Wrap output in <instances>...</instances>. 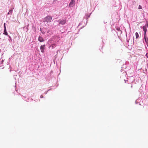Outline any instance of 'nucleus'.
<instances>
[{"label": "nucleus", "instance_id": "8", "mask_svg": "<svg viewBox=\"0 0 148 148\" xmlns=\"http://www.w3.org/2000/svg\"><path fill=\"white\" fill-rule=\"evenodd\" d=\"M136 38V39H137L139 37V35L138 32H136L135 33Z\"/></svg>", "mask_w": 148, "mask_h": 148}, {"label": "nucleus", "instance_id": "30", "mask_svg": "<svg viewBox=\"0 0 148 148\" xmlns=\"http://www.w3.org/2000/svg\"><path fill=\"white\" fill-rule=\"evenodd\" d=\"M84 27V26H83V27H82L81 28V29H82V28L83 27Z\"/></svg>", "mask_w": 148, "mask_h": 148}, {"label": "nucleus", "instance_id": "5", "mask_svg": "<svg viewBox=\"0 0 148 148\" xmlns=\"http://www.w3.org/2000/svg\"><path fill=\"white\" fill-rule=\"evenodd\" d=\"M38 40L40 42H42L44 41V40L42 37L40 36L38 37Z\"/></svg>", "mask_w": 148, "mask_h": 148}, {"label": "nucleus", "instance_id": "28", "mask_svg": "<svg viewBox=\"0 0 148 148\" xmlns=\"http://www.w3.org/2000/svg\"><path fill=\"white\" fill-rule=\"evenodd\" d=\"M50 90V89H49L47 91H48V92Z\"/></svg>", "mask_w": 148, "mask_h": 148}, {"label": "nucleus", "instance_id": "24", "mask_svg": "<svg viewBox=\"0 0 148 148\" xmlns=\"http://www.w3.org/2000/svg\"><path fill=\"white\" fill-rule=\"evenodd\" d=\"M81 25V23H79V26L80 25Z\"/></svg>", "mask_w": 148, "mask_h": 148}, {"label": "nucleus", "instance_id": "14", "mask_svg": "<svg viewBox=\"0 0 148 148\" xmlns=\"http://www.w3.org/2000/svg\"><path fill=\"white\" fill-rule=\"evenodd\" d=\"M40 31H41V33H42V34H45V32H44V31H42L41 30V28H40Z\"/></svg>", "mask_w": 148, "mask_h": 148}, {"label": "nucleus", "instance_id": "17", "mask_svg": "<svg viewBox=\"0 0 148 148\" xmlns=\"http://www.w3.org/2000/svg\"><path fill=\"white\" fill-rule=\"evenodd\" d=\"M123 68L125 67V69H126V64H124L123 66Z\"/></svg>", "mask_w": 148, "mask_h": 148}, {"label": "nucleus", "instance_id": "9", "mask_svg": "<svg viewBox=\"0 0 148 148\" xmlns=\"http://www.w3.org/2000/svg\"><path fill=\"white\" fill-rule=\"evenodd\" d=\"M143 31L144 32H147V28L145 27H143Z\"/></svg>", "mask_w": 148, "mask_h": 148}, {"label": "nucleus", "instance_id": "13", "mask_svg": "<svg viewBox=\"0 0 148 148\" xmlns=\"http://www.w3.org/2000/svg\"><path fill=\"white\" fill-rule=\"evenodd\" d=\"M138 8L139 9H142V8L141 5H139Z\"/></svg>", "mask_w": 148, "mask_h": 148}, {"label": "nucleus", "instance_id": "25", "mask_svg": "<svg viewBox=\"0 0 148 148\" xmlns=\"http://www.w3.org/2000/svg\"><path fill=\"white\" fill-rule=\"evenodd\" d=\"M50 32V31L49 30L48 31H47V33H49Z\"/></svg>", "mask_w": 148, "mask_h": 148}, {"label": "nucleus", "instance_id": "1", "mask_svg": "<svg viewBox=\"0 0 148 148\" xmlns=\"http://www.w3.org/2000/svg\"><path fill=\"white\" fill-rule=\"evenodd\" d=\"M52 19V18L51 16H48L44 18L43 21L47 23L50 22Z\"/></svg>", "mask_w": 148, "mask_h": 148}, {"label": "nucleus", "instance_id": "32", "mask_svg": "<svg viewBox=\"0 0 148 148\" xmlns=\"http://www.w3.org/2000/svg\"><path fill=\"white\" fill-rule=\"evenodd\" d=\"M40 101V100L39 99V101Z\"/></svg>", "mask_w": 148, "mask_h": 148}, {"label": "nucleus", "instance_id": "2", "mask_svg": "<svg viewBox=\"0 0 148 148\" xmlns=\"http://www.w3.org/2000/svg\"><path fill=\"white\" fill-rule=\"evenodd\" d=\"M75 0H71L69 5V8L73 7L75 5Z\"/></svg>", "mask_w": 148, "mask_h": 148}, {"label": "nucleus", "instance_id": "16", "mask_svg": "<svg viewBox=\"0 0 148 148\" xmlns=\"http://www.w3.org/2000/svg\"><path fill=\"white\" fill-rule=\"evenodd\" d=\"M5 25H6L5 23H4V28H6Z\"/></svg>", "mask_w": 148, "mask_h": 148}, {"label": "nucleus", "instance_id": "18", "mask_svg": "<svg viewBox=\"0 0 148 148\" xmlns=\"http://www.w3.org/2000/svg\"><path fill=\"white\" fill-rule=\"evenodd\" d=\"M24 100H25L26 101H27V102H29V98H27V99H24Z\"/></svg>", "mask_w": 148, "mask_h": 148}, {"label": "nucleus", "instance_id": "7", "mask_svg": "<svg viewBox=\"0 0 148 148\" xmlns=\"http://www.w3.org/2000/svg\"><path fill=\"white\" fill-rule=\"evenodd\" d=\"M91 14V13H90L89 15H86L85 16V17L84 18H85L86 19H88L90 17Z\"/></svg>", "mask_w": 148, "mask_h": 148}, {"label": "nucleus", "instance_id": "4", "mask_svg": "<svg viewBox=\"0 0 148 148\" xmlns=\"http://www.w3.org/2000/svg\"><path fill=\"white\" fill-rule=\"evenodd\" d=\"M45 45H42L40 47V49L41 52L43 53L44 52V50L45 47Z\"/></svg>", "mask_w": 148, "mask_h": 148}, {"label": "nucleus", "instance_id": "21", "mask_svg": "<svg viewBox=\"0 0 148 148\" xmlns=\"http://www.w3.org/2000/svg\"><path fill=\"white\" fill-rule=\"evenodd\" d=\"M47 92H48V91H47L45 92L44 93L45 94H46L47 93Z\"/></svg>", "mask_w": 148, "mask_h": 148}, {"label": "nucleus", "instance_id": "22", "mask_svg": "<svg viewBox=\"0 0 148 148\" xmlns=\"http://www.w3.org/2000/svg\"><path fill=\"white\" fill-rule=\"evenodd\" d=\"M10 14V12H9L7 14H8V15H9V14Z\"/></svg>", "mask_w": 148, "mask_h": 148}, {"label": "nucleus", "instance_id": "12", "mask_svg": "<svg viewBox=\"0 0 148 148\" xmlns=\"http://www.w3.org/2000/svg\"><path fill=\"white\" fill-rule=\"evenodd\" d=\"M8 37L10 38L9 39V41L10 42H11L12 41V38H11V37H10V36H8Z\"/></svg>", "mask_w": 148, "mask_h": 148}, {"label": "nucleus", "instance_id": "11", "mask_svg": "<svg viewBox=\"0 0 148 148\" xmlns=\"http://www.w3.org/2000/svg\"><path fill=\"white\" fill-rule=\"evenodd\" d=\"M13 9H12L11 10H9V12L10 13V14L11 15L12 14V11L13 10Z\"/></svg>", "mask_w": 148, "mask_h": 148}, {"label": "nucleus", "instance_id": "29", "mask_svg": "<svg viewBox=\"0 0 148 148\" xmlns=\"http://www.w3.org/2000/svg\"><path fill=\"white\" fill-rule=\"evenodd\" d=\"M87 21H86V25L87 24Z\"/></svg>", "mask_w": 148, "mask_h": 148}, {"label": "nucleus", "instance_id": "27", "mask_svg": "<svg viewBox=\"0 0 148 148\" xmlns=\"http://www.w3.org/2000/svg\"><path fill=\"white\" fill-rule=\"evenodd\" d=\"M33 100V99H30V101H32V100Z\"/></svg>", "mask_w": 148, "mask_h": 148}, {"label": "nucleus", "instance_id": "31", "mask_svg": "<svg viewBox=\"0 0 148 148\" xmlns=\"http://www.w3.org/2000/svg\"><path fill=\"white\" fill-rule=\"evenodd\" d=\"M34 101H36V100H34Z\"/></svg>", "mask_w": 148, "mask_h": 148}, {"label": "nucleus", "instance_id": "6", "mask_svg": "<svg viewBox=\"0 0 148 148\" xmlns=\"http://www.w3.org/2000/svg\"><path fill=\"white\" fill-rule=\"evenodd\" d=\"M3 34H4L6 36H7L8 35V33L7 32L6 28H4V32L3 33Z\"/></svg>", "mask_w": 148, "mask_h": 148}, {"label": "nucleus", "instance_id": "26", "mask_svg": "<svg viewBox=\"0 0 148 148\" xmlns=\"http://www.w3.org/2000/svg\"><path fill=\"white\" fill-rule=\"evenodd\" d=\"M1 62H2V63H3V60H2V61H1Z\"/></svg>", "mask_w": 148, "mask_h": 148}, {"label": "nucleus", "instance_id": "3", "mask_svg": "<svg viewBox=\"0 0 148 148\" xmlns=\"http://www.w3.org/2000/svg\"><path fill=\"white\" fill-rule=\"evenodd\" d=\"M58 21L59 22V24H61L62 25L64 24L66 22V21L65 20H59Z\"/></svg>", "mask_w": 148, "mask_h": 148}, {"label": "nucleus", "instance_id": "20", "mask_svg": "<svg viewBox=\"0 0 148 148\" xmlns=\"http://www.w3.org/2000/svg\"><path fill=\"white\" fill-rule=\"evenodd\" d=\"M43 97H43V96H42V95H40V98H43Z\"/></svg>", "mask_w": 148, "mask_h": 148}, {"label": "nucleus", "instance_id": "10", "mask_svg": "<svg viewBox=\"0 0 148 148\" xmlns=\"http://www.w3.org/2000/svg\"><path fill=\"white\" fill-rule=\"evenodd\" d=\"M116 30L118 31H119L121 33H122V31L120 30V29L119 28H116Z\"/></svg>", "mask_w": 148, "mask_h": 148}, {"label": "nucleus", "instance_id": "19", "mask_svg": "<svg viewBox=\"0 0 148 148\" xmlns=\"http://www.w3.org/2000/svg\"><path fill=\"white\" fill-rule=\"evenodd\" d=\"M147 32H144V36H145L146 35H147Z\"/></svg>", "mask_w": 148, "mask_h": 148}, {"label": "nucleus", "instance_id": "15", "mask_svg": "<svg viewBox=\"0 0 148 148\" xmlns=\"http://www.w3.org/2000/svg\"><path fill=\"white\" fill-rule=\"evenodd\" d=\"M145 56L147 58H148V53H147L145 55Z\"/></svg>", "mask_w": 148, "mask_h": 148}, {"label": "nucleus", "instance_id": "23", "mask_svg": "<svg viewBox=\"0 0 148 148\" xmlns=\"http://www.w3.org/2000/svg\"><path fill=\"white\" fill-rule=\"evenodd\" d=\"M135 103H138L137 102V100H136V101H135Z\"/></svg>", "mask_w": 148, "mask_h": 148}]
</instances>
